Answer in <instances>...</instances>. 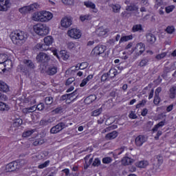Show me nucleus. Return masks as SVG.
<instances>
[{"label":"nucleus","instance_id":"nucleus-1","mask_svg":"<svg viewBox=\"0 0 176 176\" xmlns=\"http://www.w3.org/2000/svg\"><path fill=\"white\" fill-rule=\"evenodd\" d=\"M11 41L14 45H17V46H21L23 43H25L28 35L24 31L16 30L12 32L10 35Z\"/></svg>","mask_w":176,"mask_h":176},{"label":"nucleus","instance_id":"nucleus-2","mask_svg":"<svg viewBox=\"0 0 176 176\" xmlns=\"http://www.w3.org/2000/svg\"><path fill=\"white\" fill-rule=\"evenodd\" d=\"M34 31L40 36H45L49 34V27L46 24L38 23L34 26Z\"/></svg>","mask_w":176,"mask_h":176},{"label":"nucleus","instance_id":"nucleus-3","mask_svg":"<svg viewBox=\"0 0 176 176\" xmlns=\"http://www.w3.org/2000/svg\"><path fill=\"white\" fill-rule=\"evenodd\" d=\"M8 98L6 95L0 92V113L8 112L10 109V106L2 101H8Z\"/></svg>","mask_w":176,"mask_h":176},{"label":"nucleus","instance_id":"nucleus-4","mask_svg":"<svg viewBox=\"0 0 176 176\" xmlns=\"http://www.w3.org/2000/svg\"><path fill=\"white\" fill-rule=\"evenodd\" d=\"M105 50H107V47H105L104 45H97L92 50L91 52V56L92 57H97V56H101V54H104Z\"/></svg>","mask_w":176,"mask_h":176},{"label":"nucleus","instance_id":"nucleus-5","mask_svg":"<svg viewBox=\"0 0 176 176\" xmlns=\"http://www.w3.org/2000/svg\"><path fill=\"white\" fill-rule=\"evenodd\" d=\"M39 8V4L34 3L28 6H24L19 8L20 13L25 14L26 13H30V12H34V9H38Z\"/></svg>","mask_w":176,"mask_h":176},{"label":"nucleus","instance_id":"nucleus-6","mask_svg":"<svg viewBox=\"0 0 176 176\" xmlns=\"http://www.w3.org/2000/svg\"><path fill=\"white\" fill-rule=\"evenodd\" d=\"M38 63H41L42 64H47L50 61V56L44 52H40L36 58Z\"/></svg>","mask_w":176,"mask_h":176},{"label":"nucleus","instance_id":"nucleus-7","mask_svg":"<svg viewBox=\"0 0 176 176\" xmlns=\"http://www.w3.org/2000/svg\"><path fill=\"white\" fill-rule=\"evenodd\" d=\"M67 126L65 122H59L50 129V133L51 134H57V133H60V131L64 130Z\"/></svg>","mask_w":176,"mask_h":176},{"label":"nucleus","instance_id":"nucleus-8","mask_svg":"<svg viewBox=\"0 0 176 176\" xmlns=\"http://www.w3.org/2000/svg\"><path fill=\"white\" fill-rule=\"evenodd\" d=\"M58 68L57 66L54 65H50L46 70L41 69V74H47L50 76H53V75H56L57 74V70Z\"/></svg>","mask_w":176,"mask_h":176},{"label":"nucleus","instance_id":"nucleus-9","mask_svg":"<svg viewBox=\"0 0 176 176\" xmlns=\"http://www.w3.org/2000/svg\"><path fill=\"white\" fill-rule=\"evenodd\" d=\"M163 164V157L160 155H156L154 157V162L153 164V168L155 171L159 170L161 164Z\"/></svg>","mask_w":176,"mask_h":176},{"label":"nucleus","instance_id":"nucleus-10","mask_svg":"<svg viewBox=\"0 0 176 176\" xmlns=\"http://www.w3.org/2000/svg\"><path fill=\"white\" fill-rule=\"evenodd\" d=\"M60 25L63 28H68L72 25V17L71 16H65L60 21Z\"/></svg>","mask_w":176,"mask_h":176},{"label":"nucleus","instance_id":"nucleus-11","mask_svg":"<svg viewBox=\"0 0 176 176\" xmlns=\"http://www.w3.org/2000/svg\"><path fill=\"white\" fill-rule=\"evenodd\" d=\"M18 168H20V164H19V163H17L16 162H10L6 166V170L8 173L16 171V170H18Z\"/></svg>","mask_w":176,"mask_h":176},{"label":"nucleus","instance_id":"nucleus-12","mask_svg":"<svg viewBox=\"0 0 176 176\" xmlns=\"http://www.w3.org/2000/svg\"><path fill=\"white\" fill-rule=\"evenodd\" d=\"M67 34L70 38H73L74 39H79L80 36H82V34L77 29H72L67 32Z\"/></svg>","mask_w":176,"mask_h":176},{"label":"nucleus","instance_id":"nucleus-13","mask_svg":"<svg viewBox=\"0 0 176 176\" xmlns=\"http://www.w3.org/2000/svg\"><path fill=\"white\" fill-rule=\"evenodd\" d=\"M148 138L144 135H139L135 140L136 146H142L144 142H146Z\"/></svg>","mask_w":176,"mask_h":176},{"label":"nucleus","instance_id":"nucleus-14","mask_svg":"<svg viewBox=\"0 0 176 176\" xmlns=\"http://www.w3.org/2000/svg\"><path fill=\"white\" fill-rule=\"evenodd\" d=\"M10 8V0H0V11L6 12Z\"/></svg>","mask_w":176,"mask_h":176},{"label":"nucleus","instance_id":"nucleus-15","mask_svg":"<svg viewBox=\"0 0 176 176\" xmlns=\"http://www.w3.org/2000/svg\"><path fill=\"white\" fill-rule=\"evenodd\" d=\"M42 23H46L50 21L51 19H53V14L47 11H43L41 13Z\"/></svg>","mask_w":176,"mask_h":176},{"label":"nucleus","instance_id":"nucleus-16","mask_svg":"<svg viewBox=\"0 0 176 176\" xmlns=\"http://www.w3.org/2000/svg\"><path fill=\"white\" fill-rule=\"evenodd\" d=\"M2 65H3L4 69H2L1 71L2 72H5L6 69H10L12 67H13V63L12 62V60L10 59H7L2 63Z\"/></svg>","mask_w":176,"mask_h":176},{"label":"nucleus","instance_id":"nucleus-17","mask_svg":"<svg viewBox=\"0 0 176 176\" xmlns=\"http://www.w3.org/2000/svg\"><path fill=\"white\" fill-rule=\"evenodd\" d=\"M146 42L149 43V45H153L155 42H156V36L152 33H147L146 34Z\"/></svg>","mask_w":176,"mask_h":176},{"label":"nucleus","instance_id":"nucleus-18","mask_svg":"<svg viewBox=\"0 0 176 176\" xmlns=\"http://www.w3.org/2000/svg\"><path fill=\"white\" fill-rule=\"evenodd\" d=\"M10 91L9 85L2 80H0V91L8 93Z\"/></svg>","mask_w":176,"mask_h":176},{"label":"nucleus","instance_id":"nucleus-19","mask_svg":"<svg viewBox=\"0 0 176 176\" xmlns=\"http://www.w3.org/2000/svg\"><path fill=\"white\" fill-rule=\"evenodd\" d=\"M121 162L123 166H130V164H133V163H134V160L129 157H124L122 158Z\"/></svg>","mask_w":176,"mask_h":176},{"label":"nucleus","instance_id":"nucleus-20","mask_svg":"<svg viewBox=\"0 0 176 176\" xmlns=\"http://www.w3.org/2000/svg\"><path fill=\"white\" fill-rule=\"evenodd\" d=\"M135 166L138 168H145L147 166H149V162L146 160H142L136 162Z\"/></svg>","mask_w":176,"mask_h":176},{"label":"nucleus","instance_id":"nucleus-21","mask_svg":"<svg viewBox=\"0 0 176 176\" xmlns=\"http://www.w3.org/2000/svg\"><path fill=\"white\" fill-rule=\"evenodd\" d=\"M96 100H97V96H96V95H90L85 99L84 102L85 104L89 105V104H91V102H94Z\"/></svg>","mask_w":176,"mask_h":176},{"label":"nucleus","instance_id":"nucleus-22","mask_svg":"<svg viewBox=\"0 0 176 176\" xmlns=\"http://www.w3.org/2000/svg\"><path fill=\"white\" fill-rule=\"evenodd\" d=\"M85 6L87 8H90L91 9H93L94 13H97L98 12V10L96 8V4H94L93 2L91 1H85L84 2Z\"/></svg>","mask_w":176,"mask_h":176},{"label":"nucleus","instance_id":"nucleus-23","mask_svg":"<svg viewBox=\"0 0 176 176\" xmlns=\"http://www.w3.org/2000/svg\"><path fill=\"white\" fill-rule=\"evenodd\" d=\"M36 49H38V50H41V52L43 50H49L50 49V45H47L46 43H38L36 45Z\"/></svg>","mask_w":176,"mask_h":176},{"label":"nucleus","instance_id":"nucleus-24","mask_svg":"<svg viewBox=\"0 0 176 176\" xmlns=\"http://www.w3.org/2000/svg\"><path fill=\"white\" fill-rule=\"evenodd\" d=\"M126 10L128 12H137L138 10V6L134 3H131L129 6L126 7Z\"/></svg>","mask_w":176,"mask_h":176},{"label":"nucleus","instance_id":"nucleus-25","mask_svg":"<svg viewBox=\"0 0 176 176\" xmlns=\"http://www.w3.org/2000/svg\"><path fill=\"white\" fill-rule=\"evenodd\" d=\"M75 94H76V90L74 91L73 93H72V94L63 95V96L60 98V101H65V100H71V98H72V97H74V96H75Z\"/></svg>","mask_w":176,"mask_h":176},{"label":"nucleus","instance_id":"nucleus-26","mask_svg":"<svg viewBox=\"0 0 176 176\" xmlns=\"http://www.w3.org/2000/svg\"><path fill=\"white\" fill-rule=\"evenodd\" d=\"M149 61H151V59L149 58L144 57L139 63L138 67H146V65H148Z\"/></svg>","mask_w":176,"mask_h":176},{"label":"nucleus","instance_id":"nucleus-27","mask_svg":"<svg viewBox=\"0 0 176 176\" xmlns=\"http://www.w3.org/2000/svg\"><path fill=\"white\" fill-rule=\"evenodd\" d=\"M118 137V131H113L109 133H107L105 136L106 140H115Z\"/></svg>","mask_w":176,"mask_h":176},{"label":"nucleus","instance_id":"nucleus-28","mask_svg":"<svg viewBox=\"0 0 176 176\" xmlns=\"http://www.w3.org/2000/svg\"><path fill=\"white\" fill-rule=\"evenodd\" d=\"M91 79H93V75H91V74L89 75L86 78H84L82 80V82L80 84V87H85V86H86V85H87V82L89 80H91Z\"/></svg>","mask_w":176,"mask_h":176},{"label":"nucleus","instance_id":"nucleus-29","mask_svg":"<svg viewBox=\"0 0 176 176\" xmlns=\"http://www.w3.org/2000/svg\"><path fill=\"white\" fill-rule=\"evenodd\" d=\"M107 75L110 79H112V78H115L118 75V70L112 68L107 72Z\"/></svg>","mask_w":176,"mask_h":176},{"label":"nucleus","instance_id":"nucleus-30","mask_svg":"<svg viewBox=\"0 0 176 176\" xmlns=\"http://www.w3.org/2000/svg\"><path fill=\"white\" fill-rule=\"evenodd\" d=\"M34 21H41L42 22V12H35L32 16Z\"/></svg>","mask_w":176,"mask_h":176},{"label":"nucleus","instance_id":"nucleus-31","mask_svg":"<svg viewBox=\"0 0 176 176\" xmlns=\"http://www.w3.org/2000/svg\"><path fill=\"white\" fill-rule=\"evenodd\" d=\"M133 32H142L144 31V29L142 28V25L138 24L135 25L132 28Z\"/></svg>","mask_w":176,"mask_h":176},{"label":"nucleus","instance_id":"nucleus-32","mask_svg":"<svg viewBox=\"0 0 176 176\" xmlns=\"http://www.w3.org/2000/svg\"><path fill=\"white\" fill-rule=\"evenodd\" d=\"M44 43L47 44L48 46H50L54 42V39L52 36H47L43 39Z\"/></svg>","mask_w":176,"mask_h":176},{"label":"nucleus","instance_id":"nucleus-33","mask_svg":"<svg viewBox=\"0 0 176 176\" xmlns=\"http://www.w3.org/2000/svg\"><path fill=\"white\" fill-rule=\"evenodd\" d=\"M60 56L63 60L65 61L69 58V54L67 53L65 50H62L60 52Z\"/></svg>","mask_w":176,"mask_h":176},{"label":"nucleus","instance_id":"nucleus-34","mask_svg":"<svg viewBox=\"0 0 176 176\" xmlns=\"http://www.w3.org/2000/svg\"><path fill=\"white\" fill-rule=\"evenodd\" d=\"M53 122V118H50L47 120H41L40 121V125L41 126H47L50 123H52Z\"/></svg>","mask_w":176,"mask_h":176},{"label":"nucleus","instance_id":"nucleus-35","mask_svg":"<svg viewBox=\"0 0 176 176\" xmlns=\"http://www.w3.org/2000/svg\"><path fill=\"white\" fill-rule=\"evenodd\" d=\"M169 97L171 99H174L175 98V96H176V86H173V87H171L169 90Z\"/></svg>","mask_w":176,"mask_h":176},{"label":"nucleus","instance_id":"nucleus-36","mask_svg":"<svg viewBox=\"0 0 176 176\" xmlns=\"http://www.w3.org/2000/svg\"><path fill=\"white\" fill-rule=\"evenodd\" d=\"M164 124H166L165 120L160 122L158 124L154 126V127L152 129V131H153V133H155V131H157L159 127H163Z\"/></svg>","mask_w":176,"mask_h":176},{"label":"nucleus","instance_id":"nucleus-37","mask_svg":"<svg viewBox=\"0 0 176 176\" xmlns=\"http://www.w3.org/2000/svg\"><path fill=\"white\" fill-rule=\"evenodd\" d=\"M113 13H120L122 6L119 4H114L111 6Z\"/></svg>","mask_w":176,"mask_h":176},{"label":"nucleus","instance_id":"nucleus-38","mask_svg":"<svg viewBox=\"0 0 176 176\" xmlns=\"http://www.w3.org/2000/svg\"><path fill=\"white\" fill-rule=\"evenodd\" d=\"M67 47L69 50H75L76 49V44L72 41H69L67 43Z\"/></svg>","mask_w":176,"mask_h":176},{"label":"nucleus","instance_id":"nucleus-39","mask_svg":"<svg viewBox=\"0 0 176 176\" xmlns=\"http://www.w3.org/2000/svg\"><path fill=\"white\" fill-rule=\"evenodd\" d=\"M170 71H173L171 67H165L164 68V73L162 74V78H166L168 72H170Z\"/></svg>","mask_w":176,"mask_h":176},{"label":"nucleus","instance_id":"nucleus-40","mask_svg":"<svg viewBox=\"0 0 176 176\" xmlns=\"http://www.w3.org/2000/svg\"><path fill=\"white\" fill-rule=\"evenodd\" d=\"M131 39H133V36L131 35L124 36L120 39V43H122V42H127L128 41H131Z\"/></svg>","mask_w":176,"mask_h":176},{"label":"nucleus","instance_id":"nucleus-41","mask_svg":"<svg viewBox=\"0 0 176 176\" xmlns=\"http://www.w3.org/2000/svg\"><path fill=\"white\" fill-rule=\"evenodd\" d=\"M53 101H54V99L52 96H47L45 99L46 105H52V104H53Z\"/></svg>","mask_w":176,"mask_h":176},{"label":"nucleus","instance_id":"nucleus-42","mask_svg":"<svg viewBox=\"0 0 176 176\" xmlns=\"http://www.w3.org/2000/svg\"><path fill=\"white\" fill-rule=\"evenodd\" d=\"M52 115H58L60 113H63V108L58 107L52 111Z\"/></svg>","mask_w":176,"mask_h":176},{"label":"nucleus","instance_id":"nucleus-43","mask_svg":"<svg viewBox=\"0 0 176 176\" xmlns=\"http://www.w3.org/2000/svg\"><path fill=\"white\" fill-rule=\"evenodd\" d=\"M25 111L26 112V113H30L32 112H35V111H36V106H32L31 107H28L25 109Z\"/></svg>","mask_w":176,"mask_h":176},{"label":"nucleus","instance_id":"nucleus-44","mask_svg":"<svg viewBox=\"0 0 176 176\" xmlns=\"http://www.w3.org/2000/svg\"><path fill=\"white\" fill-rule=\"evenodd\" d=\"M166 31L167 32V34H173L174 32H175V28H174V26H168L166 29Z\"/></svg>","mask_w":176,"mask_h":176},{"label":"nucleus","instance_id":"nucleus-45","mask_svg":"<svg viewBox=\"0 0 176 176\" xmlns=\"http://www.w3.org/2000/svg\"><path fill=\"white\" fill-rule=\"evenodd\" d=\"M101 112H102V108H99L92 112V116H99L101 115Z\"/></svg>","mask_w":176,"mask_h":176},{"label":"nucleus","instance_id":"nucleus-46","mask_svg":"<svg viewBox=\"0 0 176 176\" xmlns=\"http://www.w3.org/2000/svg\"><path fill=\"white\" fill-rule=\"evenodd\" d=\"M174 9H175V6H169L165 8V12L166 13H171V12H173V10H174Z\"/></svg>","mask_w":176,"mask_h":176},{"label":"nucleus","instance_id":"nucleus-47","mask_svg":"<svg viewBox=\"0 0 176 176\" xmlns=\"http://www.w3.org/2000/svg\"><path fill=\"white\" fill-rule=\"evenodd\" d=\"M111 162L112 158H111V157H107L102 159V163H104V164H109Z\"/></svg>","mask_w":176,"mask_h":176},{"label":"nucleus","instance_id":"nucleus-48","mask_svg":"<svg viewBox=\"0 0 176 176\" xmlns=\"http://www.w3.org/2000/svg\"><path fill=\"white\" fill-rule=\"evenodd\" d=\"M166 56H167V53L166 52H162L161 54H157L156 56H155V58L157 60H162V58H164V57H166Z\"/></svg>","mask_w":176,"mask_h":176},{"label":"nucleus","instance_id":"nucleus-49","mask_svg":"<svg viewBox=\"0 0 176 176\" xmlns=\"http://www.w3.org/2000/svg\"><path fill=\"white\" fill-rule=\"evenodd\" d=\"M109 76H108L107 73H104L101 76V80L102 82H107V80H109Z\"/></svg>","mask_w":176,"mask_h":176},{"label":"nucleus","instance_id":"nucleus-50","mask_svg":"<svg viewBox=\"0 0 176 176\" xmlns=\"http://www.w3.org/2000/svg\"><path fill=\"white\" fill-rule=\"evenodd\" d=\"M89 64L87 62H83L80 64L78 69H86L87 68Z\"/></svg>","mask_w":176,"mask_h":176},{"label":"nucleus","instance_id":"nucleus-51","mask_svg":"<svg viewBox=\"0 0 176 176\" xmlns=\"http://www.w3.org/2000/svg\"><path fill=\"white\" fill-rule=\"evenodd\" d=\"M100 164H101V161H100V159L98 158H96L92 163V166H94V167H98Z\"/></svg>","mask_w":176,"mask_h":176},{"label":"nucleus","instance_id":"nucleus-52","mask_svg":"<svg viewBox=\"0 0 176 176\" xmlns=\"http://www.w3.org/2000/svg\"><path fill=\"white\" fill-rule=\"evenodd\" d=\"M153 102L155 105H159L160 103V97H159V95H155Z\"/></svg>","mask_w":176,"mask_h":176},{"label":"nucleus","instance_id":"nucleus-53","mask_svg":"<svg viewBox=\"0 0 176 176\" xmlns=\"http://www.w3.org/2000/svg\"><path fill=\"white\" fill-rule=\"evenodd\" d=\"M80 20L81 21H87V20H90V15H81L80 16Z\"/></svg>","mask_w":176,"mask_h":176},{"label":"nucleus","instance_id":"nucleus-54","mask_svg":"<svg viewBox=\"0 0 176 176\" xmlns=\"http://www.w3.org/2000/svg\"><path fill=\"white\" fill-rule=\"evenodd\" d=\"M50 164V161L47 160L45 161L43 164H41L40 165H38V168H46L47 166H49V164Z\"/></svg>","mask_w":176,"mask_h":176},{"label":"nucleus","instance_id":"nucleus-55","mask_svg":"<svg viewBox=\"0 0 176 176\" xmlns=\"http://www.w3.org/2000/svg\"><path fill=\"white\" fill-rule=\"evenodd\" d=\"M73 82H75V78L74 77H71L69 78L65 82V85L66 86H69V85H71L72 83H73Z\"/></svg>","mask_w":176,"mask_h":176},{"label":"nucleus","instance_id":"nucleus-56","mask_svg":"<svg viewBox=\"0 0 176 176\" xmlns=\"http://www.w3.org/2000/svg\"><path fill=\"white\" fill-rule=\"evenodd\" d=\"M25 65H27V67H29V68H34V67L32 61H31L30 60H25Z\"/></svg>","mask_w":176,"mask_h":176},{"label":"nucleus","instance_id":"nucleus-57","mask_svg":"<svg viewBox=\"0 0 176 176\" xmlns=\"http://www.w3.org/2000/svg\"><path fill=\"white\" fill-rule=\"evenodd\" d=\"M36 109L37 111H43V109H45V104L41 102L37 104V106L36 107Z\"/></svg>","mask_w":176,"mask_h":176},{"label":"nucleus","instance_id":"nucleus-58","mask_svg":"<svg viewBox=\"0 0 176 176\" xmlns=\"http://www.w3.org/2000/svg\"><path fill=\"white\" fill-rule=\"evenodd\" d=\"M33 133L34 132L32 131H27L23 133L22 136L25 138L27 137H30V135H32Z\"/></svg>","mask_w":176,"mask_h":176},{"label":"nucleus","instance_id":"nucleus-59","mask_svg":"<svg viewBox=\"0 0 176 176\" xmlns=\"http://www.w3.org/2000/svg\"><path fill=\"white\" fill-rule=\"evenodd\" d=\"M146 104V100H142V101L140 102V103L136 104V108L139 109L140 107H144Z\"/></svg>","mask_w":176,"mask_h":176},{"label":"nucleus","instance_id":"nucleus-60","mask_svg":"<svg viewBox=\"0 0 176 176\" xmlns=\"http://www.w3.org/2000/svg\"><path fill=\"white\" fill-rule=\"evenodd\" d=\"M6 60V54H0V65H2V63Z\"/></svg>","mask_w":176,"mask_h":176},{"label":"nucleus","instance_id":"nucleus-61","mask_svg":"<svg viewBox=\"0 0 176 176\" xmlns=\"http://www.w3.org/2000/svg\"><path fill=\"white\" fill-rule=\"evenodd\" d=\"M138 49L145 50V44L144 43H139L136 45Z\"/></svg>","mask_w":176,"mask_h":176},{"label":"nucleus","instance_id":"nucleus-62","mask_svg":"<svg viewBox=\"0 0 176 176\" xmlns=\"http://www.w3.org/2000/svg\"><path fill=\"white\" fill-rule=\"evenodd\" d=\"M63 3L64 5H73L74 4V0H62Z\"/></svg>","mask_w":176,"mask_h":176},{"label":"nucleus","instance_id":"nucleus-63","mask_svg":"<svg viewBox=\"0 0 176 176\" xmlns=\"http://www.w3.org/2000/svg\"><path fill=\"white\" fill-rule=\"evenodd\" d=\"M163 5V1L162 0H157L156 1V3L155 5V9H158L160 6H162Z\"/></svg>","mask_w":176,"mask_h":176},{"label":"nucleus","instance_id":"nucleus-64","mask_svg":"<svg viewBox=\"0 0 176 176\" xmlns=\"http://www.w3.org/2000/svg\"><path fill=\"white\" fill-rule=\"evenodd\" d=\"M23 123V120L21 119H17L14 122V126H16L19 127V126H21V124Z\"/></svg>","mask_w":176,"mask_h":176}]
</instances>
